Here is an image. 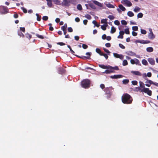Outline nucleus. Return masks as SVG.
<instances>
[{
  "mask_svg": "<svg viewBox=\"0 0 158 158\" xmlns=\"http://www.w3.org/2000/svg\"><path fill=\"white\" fill-rule=\"evenodd\" d=\"M127 64V62L126 60H124L123 61V65L124 66L126 65Z\"/></svg>",
  "mask_w": 158,
  "mask_h": 158,
  "instance_id": "obj_43",
  "label": "nucleus"
},
{
  "mask_svg": "<svg viewBox=\"0 0 158 158\" xmlns=\"http://www.w3.org/2000/svg\"><path fill=\"white\" fill-rule=\"evenodd\" d=\"M119 45L120 47L123 49H124L125 48L124 46L121 44H119Z\"/></svg>",
  "mask_w": 158,
  "mask_h": 158,
  "instance_id": "obj_57",
  "label": "nucleus"
},
{
  "mask_svg": "<svg viewBox=\"0 0 158 158\" xmlns=\"http://www.w3.org/2000/svg\"><path fill=\"white\" fill-rule=\"evenodd\" d=\"M148 62L152 65H153L155 63V61L152 58H149L148 59Z\"/></svg>",
  "mask_w": 158,
  "mask_h": 158,
  "instance_id": "obj_18",
  "label": "nucleus"
},
{
  "mask_svg": "<svg viewBox=\"0 0 158 158\" xmlns=\"http://www.w3.org/2000/svg\"><path fill=\"white\" fill-rule=\"evenodd\" d=\"M118 7L119 8H118L117 10L119 13H121V10L123 11H124L126 10V8L121 4L119 5L118 6Z\"/></svg>",
  "mask_w": 158,
  "mask_h": 158,
  "instance_id": "obj_7",
  "label": "nucleus"
},
{
  "mask_svg": "<svg viewBox=\"0 0 158 158\" xmlns=\"http://www.w3.org/2000/svg\"><path fill=\"white\" fill-rule=\"evenodd\" d=\"M146 83H148L150 84V85L153 84L154 85L155 83L152 81L150 80H148L146 82Z\"/></svg>",
  "mask_w": 158,
  "mask_h": 158,
  "instance_id": "obj_32",
  "label": "nucleus"
},
{
  "mask_svg": "<svg viewBox=\"0 0 158 158\" xmlns=\"http://www.w3.org/2000/svg\"><path fill=\"white\" fill-rule=\"evenodd\" d=\"M90 81L88 79H84L81 82V86L85 88H87L90 86Z\"/></svg>",
  "mask_w": 158,
  "mask_h": 158,
  "instance_id": "obj_2",
  "label": "nucleus"
},
{
  "mask_svg": "<svg viewBox=\"0 0 158 158\" xmlns=\"http://www.w3.org/2000/svg\"><path fill=\"white\" fill-rule=\"evenodd\" d=\"M65 72V70H59L58 73L60 74H63Z\"/></svg>",
  "mask_w": 158,
  "mask_h": 158,
  "instance_id": "obj_23",
  "label": "nucleus"
},
{
  "mask_svg": "<svg viewBox=\"0 0 158 158\" xmlns=\"http://www.w3.org/2000/svg\"><path fill=\"white\" fill-rule=\"evenodd\" d=\"M96 51L97 52L99 53L100 55L102 53L101 52L99 48H96Z\"/></svg>",
  "mask_w": 158,
  "mask_h": 158,
  "instance_id": "obj_40",
  "label": "nucleus"
},
{
  "mask_svg": "<svg viewBox=\"0 0 158 158\" xmlns=\"http://www.w3.org/2000/svg\"><path fill=\"white\" fill-rule=\"evenodd\" d=\"M106 36L105 34L103 35L102 36V38L103 40L105 39H106Z\"/></svg>",
  "mask_w": 158,
  "mask_h": 158,
  "instance_id": "obj_60",
  "label": "nucleus"
},
{
  "mask_svg": "<svg viewBox=\"0 0 158 158\" xmlns=\"http://www.w3.org/2000/svg\"><path fill=\"white\" fill-rule=\"evenodd\" d=\"M132 34L133 36H135L137 35V33L134 31H133L132 32Z\"/></svg>",
  "mask_w": 158,
  "mask_h": 158,
  "instance_id": "obj_63",
  "label": "nucleus"
},
{
  "mask_svg": "<svg viewBox=\"0 0 158 158\" xmlns=\"http://www.w3.org/2000/svg\"><path fill=\"white\" fill-rule=\"evenodd\" d=\"M74 68H71L69 66H65L64 67L65 68H67L68 69H76L77 68L76 66H74Z\"/></svg>",
  "mask_w": 158,
  "mask_h": 158,
  "instance_id": "obj_54",
  "label": "nucleus"
},
{
  "mask_svg": "<svg viewBox=\"0 0 158 158\" xmlns=\"http://www.w3.org/2000/svg\"><path fill=\"white\" fill-rule=\"evenodd\" d=\"M21 9H22L24 13H26L27 12V10L26 9H25V8H24V7H22Z\"/></svg>",
  "mask_w": 158,
  "mask_h": 158,
  "instance_id": "obj_58",
  "label": "nucleus"
},
{
  "mask_svg": "<svg viewBox=\"0 0 158 158\" xmlns=\"http://www.w3.org/2000/svg\"><path fill=\"white\" fill-rule=\"evenodd\" d=\"M99 66L101 68L103 69H118V68L117 66H115V67H112L110 66H105L103 65L99 64Z\"/></svg>",
  "mask_w": 158,
  "mask_h": 158,
  "instance_id": "obj_3",
  "label": "nucleus"
},
{
  "mask_svg": "<svg viewBox=\"0 0 158 158\" xmlns=\"http://www.w3.org/2000/svg\"><path fill=\"white\" fill-rule=\"evenodd\" d=\"M47 4L48 6L50 7H51L52 5V2L51 0L47 2Z\"/></svg>",
  "mask_w": 158,
  "mask_h": 158,
  "instance_id": "obj_34",
  "label": "nucleus"
},
{
  "mask_svg": "<svg viewBox=\"0 0 158 158\" xmlns=\"http://www.w3.org/2000/svg\"><path fill=\"white\" fill-rule=\"evenodd\" d=\"M149 30L150 31L148 35V37L151 39H153L155 37L153 32H152V29L151 28L149 29Z\"/></svg>",
  "mask_w": 158,
  "mask_h": 158,
  "instance_id": "obj_8",
  "label": "nucleus"
},
{
  "mask_svg": "<svg viewBox=\"0 0 158 158\" xmlns=\"http://www.w3.org/2000/svg\"><path fill=\"white\" fill-rule=\"evenodd\" d=\"M121 23L123 25H126L127 24V22L124 20H123L121 22Z\"/></svg>",
  "mask_w": 158,
  "mask_h": 158,
  "instance_id": "obj_50",
  "label": "nucleus"
},
{
  "mask_svg": "<svg viewBox=\"0 0 158 158\" xmlns=\"http://www.w3.org/2000/svg\"><path fill=\"white\" fill-rule=\"evenodd\" d=\"M106 6L109 8H114V6L112 5L110 3H107L106 4Z\"/></svg>",
  "mask_w": 158,
  "mask_h": 158,
  "instance_id": "obj_25",
  "label": "nucleus"
},
{
  "mask_svg": "<svg viewBox=\"0 0 158 158\" xmlns=\"http://www.w3.org/2000/svg\"><path fill=\"white\" fill-rule=\"evenodd\" d=\"M85 17L88 19H90L91 18V16L89 15H86Z\"/></svg>",
  "mask_w": 158,
  "mask_h": 158,
  "instance_id": "obj_55",
  "label": "nucleus"
},
{
  "mask_svg": "<svg viewBox=\"0 0 158 158\" xmlns=\"http://www.w3.org/2000/svg\"><path fill=\"white\" fill-rule=\"evenodd\" d=\"M141 92H144L145 93H146L148 95L150 96H151L152 94L151 90H150L148 88H146L141 89Z\"/></svg>",
  "mask_w": 158,
  "mask_h": 158,
  "instance_id": "obj_4",
  "label": "nucleus"
},
{
  "mask_svg": "<svg viewBox=\"0 0 158 158\" xmlns=\"http://www.w3.org/2000/svg\"><path fill=\"white\" fill-rule=\"evenodd\" d=\"M95 68V67L94 66L90 64H88L86 67L85 68L86 69H94Z\"/></svg>",
  "mask_w": 158,
  "mask_h": 158,
  "instance_id": "obj_14",
  "label": "nucleus"
},
{
  "mask_svg": "<svg viewBox=\"0 0 158 158\" xmlns=\"http://www.w3.org/2000/svg\"><path fill=\"white\" fill-rule=\"evenodd\" d=\"M131 73H132L133 74L135 75L139 76H141L142 75L141 73L138 71H132L131 72Z\"/></svg>",
  "mask_w": 158,
  "mask_h": 158,
  "instance_id": "obj_12",
  "label": "nucleus"
},
{
  "mask_svg": "<svg viewBox=\"0 0 158 158\" xmlns=\"http://www.w3.org/2000/svg\"><path fill=\"white\" fill-rule=\"evenodd\" d=\"M139 86L140 87L143 88V89L145 88L144 86V84L142 81H139Z\"/></svg>",
  "mask_w": 158,
  "mask_h": 158,
  "instance_id": "obj_27",
  "label": "nucleus"
},
{
  "mask_svg": "<svg viewBox=\"0 0 158 158\" xmlns=\"http://www.w3.org/2000/svg\"><path fill=\"white\" fill-rule=\"evenodd\" d=\"M143 14L141 13H139L137 15V17L138 18H141L143 17Z\"/></svg>",
  "mask_w": 158,
  "mask_h": 158,
  "instance_id": "obj_36",
  "label": "nucleus"
},
{
  "mask_svg": "<svg viewBox=\"0 0 158 158\" xmlns=\"http://www.w3.org/2000/svg\"><path fill=\"white\" fill-rule=\"evenodd\" d=\"M42 19L44 20H47L48 19V17L47 16H44L43 17Z\"/></svg>",
  "mask_w": 158,
  "mask_h": 158,
  "instance_id": "obj_49",
  "label": "nucleus"
},
{
  "mask_svg": "<svg viewBox=\"0 0 158 158\" xmlns=\"http://www.w3.org/2000/svg\"><path fill=\"white\" fill-rule=\"evenodd\" d=\"M129 81L128 79H125L123 80L122 82L123 84L126 85L129 82Z\"/></svg>",
  "mask_w": 158,
  "mask_h": 158,
  "instance_id": "obj_21",
  "label": "nucleus"
},
{
  "mask_svg": "<svg viewBox=\"0 0 158 158\" xmlns=\"http://www.w3.org/2000/svg\"><path fill=\"white\" fill-rule=\"evenodd\" d=\"M116 31V29L114 27H112L110 31V33H113Z\"/></svg>",
  "mask_w": 158,
  "mask_h": 158,
  "instance_id": "obj_28",
  "label": "nucleus"
},
{
  "mask_svg": "<svg viewBox=\"0 0 158 158\" xmlns=\"http://www.w3.org/2000/svg\"><path fill=\"white\" fill-rule=\"evenodd\" d=\"M125 33L127 34H129L130 33L129 30L128 29H126L125 30Z\"/></svg>",
  "mask_w": 158,
  "mask_h": 158,
  "instance_id": "obj_46",
  "label": "nucleus"
},
{
  "mask_svg": "<svg viewBox=\"0 0 158 158\" xmlns=\"http://www.w3.org/2000/svg\"><path fill=\"white\" fill-rule=\"evenodd\" d=\"M141 33L143 34H145L146 33V31L145 30L141 29Z\"/></svg>",
  "mask_w": 158,
  "mask_h": 158,
  "instance_id": "obj_47",
  "label": "nucleus"
},
{
  "mask_svg": "<svg viewBox=\"0 0 158 158\" xmlns=\"http://www.w3.org/2000/svg\"><path fill=\"white\" fill-rule=\"evenodd\" d=\"M54 2L56 4H60V2L59 0H53Z\"/></svg>",
  "mask_w": 158,
  "mask_h": 158,
  "instance_id": "obj_39",
  "label": "nucleus"
},
{
  "mask_svg": "<svg viewBox=\"0 0 158 158\" xmlns=\"http://www.w3.org/2000/svg\"><path fill=\"white\" fill-rule=\"evenodd\" d=\"M108 18L111 20L113 19L114 18V16L111 15H109L108 16Z\"/></svg>",
  "mask_w": 158,
  "mask_h": 158,
  "instance_id": "obj_53",
  "label": "nucleus"
},
{
  "mask_svg": "<svg viewBox=\"0 0 158 158\" xmlns=\"http://www.w3.org/2000/svg\"><path fill=\"white\" fill-rule=\"evenodd\" d=\"M105 45L107 47H110V44L109 43H108L106 44Z\"/></svg>",
  "mask_w": 158,
  "mask_h": 158,
  "instance_id": "obj_62",
  "label": "nucleus"
},
{
  "mask_svg": "<svg viewBox=\"0 0 158 158\" xmlns=\"http://www.w3.org/2000/svg\"><path fill=\"white\" fill-rule=\"evenodd\" d=\"M61 28L62 30L63 31L66 30V28H67V24H64V25L63 26H62Z\"/></svg>",
  "mask_w": 158,
  "mask_h": 158,
  "instance_id": "obj_31",
  "label": "nucleus"
},
{
  "mask_svg": "<svg viewBox=\"0 0 158 158\" xmlns=\"http://www.w3.org/2000/svg\"><path fill=\"white\" fill-rule=\"evenodd\" d=\"M68 30L69 32H72L73 31V29L71 27H68Z\"/></svg>",
  "mask_w": 158,
  "mask_h": 158,
  "instance_id": "obj_59",
  "label": "nucleus"
},
{
  "mask_svg": "<svg viewBox=\"0 0 158 158\" xmlns=\"http://www.w3.org/2000/svg\"><path fill=\"white\" fill-rule=\"evenodd\" d=\"M131 63L132 64H138L139 63V61L138 60L135 59L134 60L131 59L130 60Z\"/></svg>",
  "mask_w": 158,
  "mask_h": 158,
  "instance_id": "obj_11",
  "label": "nucleus"
},
{
  "mask_svg": "<svg viewBox=\"0 0 158 158\" xmlns=\"http://www.w3.org/2000/svg\"><path fill=\"white\" fill-rule=\"evenodd\" d=\"M114 70H106L103 73H106V74H109L112 73H114Z\"/></svg>",
  "mask_w": 158,
  "mask_h": 158,
  "instance_id": "obj_17",
  "label": "nucleus"
},
{
  "mask_svg": "<svg viewBox=\"0 0 158 158\" xmlns=\"http://www.w3.org/2000/svg\"><path fill=\"white\" fill-rule=\"evenodd\" d=\"M140 9V8H139V7L136 6L134 10V11L135 12H137L139 11Z\"/></svg>",
  "mask_w": 158,
  "mask_h": 158,
  "instance_id": "obj_35",
  "label": "nucleus"
},
{
  "mask_svg": "<svg viewBox=\"0 0 158 158\" xmlns=\"http://www.w3.org/2000/svg\"><path fill=\"white\" fill-rule=\"evenodd\" d=\"M127 15L130 17H132L134 16V13L131 11H128L127 13Z\"/></svg>",
  "mask_w": 158,
  "mask_h": 158,
  "instance_id": "obj_33",
  "label": "nucleus"
},
{
  "mask_svg": "<svg viewBox=\"0 0 158 158\" xmlns=\"http://www.w3.org/2000/svg\"><path fill=\"white\" fill-rule=\"evenodd\" d=\"M132 28L133 30L136 31L138 30V27L137 26H134L132 27Z\"/></svg>",
  "mask_w": 158,
  "mask_h": 158,
  "instance_id": "obj_44",
  "label": "nucleus"
},
{
  "mask_svg": "<svg viewBox=\"0 0 158 158\" xmlns=\"http://www.w3.org/2000/svg\"><path fill=\"white\" fill-rule=\"evenodd\" d=\"M108 26V24H103L101 26V28L103 30H105L106 29V27Z\"/></svg>",
  "mask_w": 158,
  "mask_h": 158,
  "instance_id": "obj_24",
  "label": "nucleus"
},
{
  "mask_svg": "<svg viewBox=\"0 0 158 158\" xmlns=\"http://www.w3.org/2000/svg\"><path fill=\"white\" fill-rule=\"evenodd\" d=\"M121 99L123 103L127 104H131L133 101L132 97L127 93L124 94L122 96Z\"/></svg>",
  "mask_w": 158,
  "mask_h": 158,
  "instance_id": "obj_1",
  "label": "nucleus"
},
{
  "mask_svg": "<svg viewBox=\"0 0 158 158\" xmlns=\"http://www.w3.org/2000/svg\"><path fill=\"white\" fill-rule=\"evenodd\" d=\"M121 2L123 4L127 6L130 7L132 5V3L128 0H122L121 1Z\"/></svg>",
  "mask_w": 158,
  "mask_h": 158,
  "instance_id": "obj_5",
  "label": "nucleus"
},
{
  "mask_svg": "<svg viewBox=\"0 0 158 158\" xmlns=\"http://www.w3.org/2000/svg\"><path fill=\"white\" fill-rule=\"evenodd\" d=\"M146 50L148 52H151L153 51V48L152 47H148L147 48Z\"/></svg>",
  "mask_w": 158,
  "mask_h": 158,
  "instance_id": "obj_29",
  "label": "nucleus"
},
{
  "mask_svg": "<svg viewBox=\"0 0 158 158\" xmlns=\"http://www.w3.org/2000/svg\"><path fill=\"white\" fill-rule=\"evenodd\" d=\"M93 3L96 5L100 7H102L103 5L102 3L98 2L97 1H95V0H93Z\"/></svg>",
  "mask_w": 158,
  "mask_h": 158,
  "instance_id": "obj_15",
  "label": "nucleus"
},
{
  "mask_svg": "<svg viewBox=\"0 0 158 158\" xmlns=\"http://www.w3.org/2000/svg\"><path fill=\"white\" fill-rule=\"evenodd\" d=\"M77 8L78 10H81L82 9L81 6L80 4H78L77 5Z\"/></svg>",
  "mask_w": 158,
  "mask_h": 158,
  "instance_id": "obj_37",
  "label": "nucleus"
},
{
  "mask_svg": "<svg viewBox=\"0 0 158 158\" xmlns=\"http://www.w3.org/2000/svg\"><path fill=\"white\" fill-rule=\"evenodd\" d=\"M123 75H114L113 76H111L110 77L112 79H118L122 78Z\"/></svg>",
  "mask_w": 158,
  "mask_h": 158,
  "instance_id": "obj_10",
  "label": "nucleus"
},
{
  "mask_svg": "<svg viewBox=\"0 0 158 158\" xmlns=\"http://www.w3.org/2000/svg\"><path fill=\"white\" fill-rule=\"evenodd\" d=\"M114 56L117 58H119L121 59H123V57L122 55H119L116 53H113Z\"/></svg>",
  "mask_w": 158,
  "mask_h": 158,
  "instance_id": "obj_13",
  "label": "nucleus"
},
{
  "mask_svg": "<svg viewBox=\"0 0 158 158\" xmlns=\"http://www.w3.org/2000/svg\"><path fill=\"white\" fill-rule=\"evenodd\" d=\"M119 35L118 36V38L123 39V35H124V33L123 31H120L119 32Z\"/></svg>",
  "mask_w": 158,
  "mask_h": 158,
  "instance_id": "obj_16",
  "label": "nucleus"
},
{
  "mask_svg": "<svg viewBox=\"0 0 158 158\" xmlns=\"http://www.w3.org/2000/svg\"><path fill=\"white\" fill-rule=\"evenodd\" d=\"M78 0H70L69 2L73 4H76L78 3Z\"/></svg>",
  "mask_w": 158,
  "mask_h": 158,
  "instance_id": "obj_22",
  "label": "nucleus"
},
{
  "mask_svg": "<svg viewBox=\"0 0 158 158\" xmlns=\"http://www.w3.org/2000/svg\"><path fill=\"white\" fill-rule=\"evenodd\" d=\"M89 6L93 9L95 10L96 9L95 6L92 3H89Z\"/></svg>",
  "mask_w": 158,
  "mask_h": 158,
  "instance_id": "obj_26",
  "label": "nucleus"
},
{
  "mask_svg": "<svg viewBox=\"0 0 158 158\" xmlns=\"http://www.w3.org/2000/svg\"><path fill=\"white\" fill-rule=\"evenodd\" d=\"M114 23L115 24L117 25H119L120 24V23L118 20H115L114 22Z\"/></svg>",
  "mask_w": 158,
  "mask_h": 158,
  "instance_id": "obj_51",
  "label": "nucleus"
},
{
  "mask_svg": "<svg viewBox=\"0 0 158 158\" xmlns=\"http://www.w3.org/2000/svg\"><path fill=\"white\" fill-rule=\"evenodd\" d=\"M107 19H103L101 20V23H103L104 24H108Z\"/></svg>",
  "mask_w": 158,
  "mask_h": 158,
  "instance_id": "obj_19",
  "label": "nucleus"
},
{
  "mask_svg": "<svg viewBox=\"0 0 158 158\" xmlns=\"http://www.w3.org/2000/svg\"><path fill=\"white\" fill-rule=\"evenodd\" d=\"M75 21L77 22H78L80 21V19L79 18L77 17L75 19Z\"/></svg>",
  "mask_w": 158,
  "mask_h": 158,
  "instance_id": "obj_61",
  "label": "nucleus"
},
{
  "mask_svg": "<svg viewBox=\"0 0 158 158\" xmlns=\"http://www.w3.org/2000/svg\"><path fill=\"white\" fill-rule=\"evenodd\" d=\"M26 36L27 38H29V39H30L31 37V35L28 34L27 33L26 34Z\"/></svg>",
  "mask_w": 158,
  "mask_h": 158,
  "instance_id": "obj_45",
  "label": "nucleus"
},
{
  "mask_svg": "<svg viewBox=\"0 0 158 158\" xmlns=\"http://www.w3.org/2000/svg\"><path fill=\"white\" fill-rule=\"evenodd\" d=\"M36 36L40 38L43 39L44 38L42 35H39L38 34L36 35Z\"/></svg>",
  "mask_w": 158,
  "mask_h": 158,
  "instance_id": "obj_52",
  "label": "nucleus"
},
{
  "mask_svg": "<svg viewBox=\"0 0 158 158\" xmlns=\"http://www.w3.org/2000/svg\"><path fill=\"white\" fill-rule=\"evenodd\" d=\"M100 55L101 56H103L105 57L106 58V59H107L108 58V56L106 54H103L102 53L100 54Z\"/></svg>",
  "mask_w": 158,
  "mask_h": 158,
  "instance_id": "obj_41",
  "label": "nucleus"
},
{
  "mask_svg": "<svg viewBox=\"0 0 158 158\" xmlns=\"http://www.w3.org/2000/svg\"><path fill=\"white\" fill-rule=\"evenodd\" d=\"M36 15L37 16V20L38 21H40L41 20V19L40 17L39 14H36Z\"/></svg>",
  "mask_w": 158,
  "mask_h": 158,
  "instance_id": "obj_42",
  "label": "nucleus"
},
{
  "mask_svg": "<svg viewBox=\"0 0 158 158\" xmlns=\"http://www.w3.org/2000/svg\"><path fill=\"white\" fill-rule=\"evenodd\" d=\"M87 22H88V21L87 20H83V23L85 25H86L87 23Z\"/></svg>",
  "mask_w": 158,
  "mask_h": 158,
  "instance_id": "obj_64",
  "label": "nucleus"
},
{
  "mask_svg": "<svg viewBox=\"0 0 158 158\" xmlns=\"http://www.w3.org/2000/svg\"><path fill=\"white\" fill-rule=\"evenodd\" d=\"M142 64L144 65H146L148 64V63L147 61L145 59H143L142 61Z\"/></svg>",
  "mask_w": 158,
  "mask_h": 158,
  "instance_id": "obj_30",
  "label": "nucleus"
},
{
  "mask_svg": "<svg viewBox=\"0 0 158 158\" xmlns=\"http://www.w3.org/2000/svg\"><path fill=\"white\" fill-rule=\"evenodd\" d=\"M82 47L84 49H86L88 48V46L85 44H82Z\"/></svg>",
  "mask_w": 158,
  "mask_h": 158,
  "instance_id": "obj_48",
  "label": "nucleus"
},
{
  "mask_svg": "<svg viewBox=\"0 0 158 158\" xmlns=\"http://www.w3.org/2000/svg\"><path fill=\"white\" fill-rule=\"evenodd\" d=\"M100 87L101 88L103 89H104L105 87V85L104 84H101L100 85Z\"/></svg>",
  "mask_w": 158,
  "mask_h": 158,
  "instance_id": "obj_56",
  "label": "nucleus"
},
{
  "mask_svg": "<svg viewBox=\"0 0 158 158\" xmlns=\"http://www.w3.org/2000/svg\"><path fill=\"white\" fill-rule=\"evenodd\" d=\"M143 77H146V76H148V77H151L152 76V73L151 72H148V73L147 75H146V73H143L142 75Z\"/></svg>",
  "mask_w": 158,
  "mask_h": 158,
  "instance_id": "obj_20",
  "label": "nucleus"
},
{
  "mask_svg": "<svg viewBox=\"0 0 158 158\" xmlns=\"http://www.w3.org/2000/svg\"><path fill=\"white\" fill-rule=\"evenodd\" d=\"M131 83L133 85H136L138 84V82L136 81H131Z\"/></svg>",
  "mask_w": 158,
  "mask_h": 158,
  "instance_id": "obj_38",
  "label": "nucleus"
},
{
  "mask_svg": "<svg viewBox=\"0 0 158 158\" xmlns=\"http://www.w3.org/2000/svg\"><path fill=\"white\" fill-rule=\"evenodd\" d=\"M150 42V41L148 40H137L135 41V43H139L141 44H146L149 43Z\"/></svg>",
  "mask_w": 158,
  "mask_h": 158,
  "instance_id": "obj_9",
  "label": "nucleus"
},
{
  "mask_svg": "<svg viewBox=\"0 0 158 158\" xmlns=\"http://www.w3.org/2000/svg\"><path fill=\"white\" fill-rule=\"evenodd\" d=\"M104 91L106 93V94L107 95V96L110 97L111 95V88L110 87H106Z\"/></svg>",
  "mask_w": 158,
  "mask_h": 158,
  "instance_id": "obj_6",
  "label": "nucleus"
}]
</instances>
